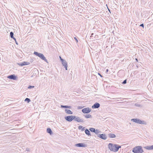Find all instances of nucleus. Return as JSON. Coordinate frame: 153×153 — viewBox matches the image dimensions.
<instances>
[{
	"instance_id": "29",
	"label": "nucleus",
	"mask_w": 153,
	"mask_h": 153,
	"mask_svg": "<svg viewBox=\"0 0 153 153\" xmlns=\"http://www.w3.org/2000/svg\"><path fill=\"white\" fill-rule=\"evenodd\" d=\"M85 127H83L82 128V129H81V131H84L85 130Z\"/></svg>"
},
{
	"instance_id": "10",
	"label": "nucleus",
	"mask_w": 153,
	"mask_h": 153,
	"mask_svg": "<svg viewBox=\"0 0 153 153\" xmlns=\"http://www.w3.org/2000/svg\"><path fill=\"white\" fill-rule=\"evenodd\" d=\"M100 106V104L98 102L95 103L92 106V108L93 109L97 108Z\"/></svg>"
},
{
	"instance_id": "22",
	"label": "nucleus",
	"mask_w": 153,
	"mask_h": 153,
	"mask_svg": "<svg viewBox=\"0 0 153 153\" xmlns=\"http://www.w3.org/2000/svg\"><path fill=\"white\" fill-rule=\"evenodd\" d=\"M29 63L28 62H23L21 64V65L23 66L24 65H28Z\"/></svg>"
},
{
	"instance_id": "26",
	"label": "nucleus",
	"mask_w": 153,
	"mask_h": 153,
	"mask_svg": "<svg viewBox=\"0 0 153 153\" xmlns=\"http://www.w3.org/2000/svg\"><path fill=\"white\" fill-rule=\"evenodd\" d=\"M127 83V79H125L124 80L123 82H122V84H125L126 83Z\"/></svg>"
},
{
	"instance_id": "20",
	"label": "nucleus",
	"mask_w": 153,
	"mask_h": 153,
	"mask_svg": "<svg viewBox=\"0 0 153 153\" xmlns=\"http://www.w3.org/2000/svg\"><path fill=\"white\" fill-rule=\"evenodd\" d=\"M10 35L11 38H13V39H14L15 41H16V39L14 37L13 35V32H11L10 33Z\"/></svg>"
},
{
	"instance_id": "27",
	"label": "nucleus",
	"mask_w": 153,
	"mask_h": 153,
	"mask_svg": "<svg viewBox=\"0 0 153 153\" xmlns=\"http://www.w3.org/2000/svg\"><path fill=\"white\" fill-rule=\"evenodd\" d=\"M83 127L82 126H78V129L79 130L81 129H82Z\"/></svg>"
},
{
	"instance_id": "16",
	"label": "nucleus",
	"mask_w": 153,
	"mask_h": 153,
	"mask_svg": "<svg viewBox=\"0 0 153 153\" xmlns=\"http://www.w3.org/2000/svg\"><path fill=\"white\" fill-rule=\"evenodd\" d=\"M108 137L110 138H114L116 137V135L114 134L110 133L108 134Z\"/></svg>"
},
{
	"instance_id": "33",
	"label": "nucleus",
	"mask_w": 153,
	"mask_h": 153,
	"mask_svg": "<svg viewBox=\"0 0 153 153\" xmlns=\"http://www.w3.org/2000/svg\"><path fill=\"white\" fill-rule=\"evenodd\" d=\"M140 26L142 27L143 28L144 27V25L143 24H142L140 25Z\"/></svg>"
},
{
	"instance_id": "25",
	"label": "nucleus",
	"mask_w": 153,
	"mask_h": 153,
	"mask_svg": "<svg viewBox=\"0 0 153 153\" xmlns=\"http://www.w3.org/2000/svg\"><path fill=\"white\" fill-rule=\"evenodd\" d=\"M34 87V86H32V85H29V86H28L27 88H28V89H31V88H33Z\"/></svg>"
},
{
	"instance_id": "7",
	"label": "nucleus",
	"mask_w": 153,
	"mask_h": 153,
	"mask_svg": "<svg viewBox=\"0 0 153 153\" xmlns=\"http://www.w3.org/2000/svg\"><path fill=\"white\" fill-rule=\"evenodd\" d=\"M75 118L74 120L80 123H83L84 122V121L83 119H81L80 118L77 116H75Z\"/></svg>"
},
{
	"instance_id": "8",
	"label": "nucleus",
	"mask_w": 153,
	"mask_h": 153,
	"mask_svg": "<svg viewBox=\"0 0 153 153\" xmlns=\"http://www.w3.org/2000/svg\"><path fill=\"white\" fill-rule=\"evenodd\" d=\"M7 78L10 79H13L14 80H16L17 79V77L14 74H11L8 76H7Z\"/></svg>"
},
{
	"instance_id": "12",
	"label": "nucleus",
	"mask_w": 153,
	"mask_h": 153,
	"mask_svg": "<svg viewBox=\"0 0 153 153\" xmlns=\"http://www.w3.org/2000/svg\"><path fill=\"white\" fill-rule=\"evenodd\" d=\"M61 61L63 66H64V67H67V64L66 61L62 59H61Z\"/></svg>"
},
{
	"instance_id": "23",
	"label": "nucleus",
	"mask_w": 153,
	"mask_h": 153,
	"mask_svg": "<svg viewBox=\"0 0 153 153\" xmlns=\"http://www.w3.org/2000/svg\"><path fill=\"white\" fill-rule=\"evenodd\" d=\"M25 101L27 102L28 103L30 101V100L29 98H26L25 100Z\"/></svg>"
},
{
	"instance_id": "35",
	"label": "nucleus",
	"mask_w": 153,
	"mask_h": 153,
	"mask_svg": "<svg viewBox=\"0 0 153 153\" xmlns=\"http://www.w3.org/2000/svg\"><path fill=\"white\" fill-rule=\"evenodd\" d=\"M26 151H29V149L28 148H26Z\"/></svg>"
},
{
	"instance_id": "1",
	"label": "nucleus",
	"mask_w": 153,
	"mask_h": 153,
	"mask_svg": "<svg viewBox=\"0 0 153 153\" xmlns=\"http://www.w3.org/2000/svg\"><path fill=\"white\" fill-rule=\"evenodd\" d=\"M108 148L111 151L114 152H117L120 148L121 146L118 145L116 144H113L111 143H109L108 145Z\"/></svg>"
},
{
	"instance_id": "14",
	"label": "nucleus",
	"mask_w": 153,
	"mask_h": 153,
	"mask_svg": "<svg viewBox=\"0 0 153 153\" xmlns=\"http://www.w3.org/2000/svg\"><path fill=\"white\" fill-rule=\"evenodd\" d=\"M90 131L87 129H86L85 130V134L88 135V136H91V133L90 132Z\"/></svg>"
},
{
	"instance_id": "21",
	"label": "nucleus",
	"mask_w": 153,
	"mask_h": 153,
	"mask_svg": "<svg viewBox=\"0 0 153 153\" xmlns=\"http://www.w3.org/2000/svg\"><path fill=\"white\" fill-rule=\"evenodd\" d=\"M95 129H96L95 128H89V130L91 132H94H94H95Z\"/></svg>"
},
{
	"instance_id": "17",
	"label": "nucleus",
	"mask_w": 153,
	"mask_h": 153,
	"mask_svg": "<svg viewBox=\"0 0 153 153\" xmlns=\"http://www.w3.org/2000/svg\"><path fill=\"white\" fill-rule=\"evenodd\" d=\"M47 133L51 135L53 134V132L51 129L50 128H47Z\"/></svg>"
},
{
	"instance_id": "34",
	"label": "nucleus",
	"mask_w": 153,
	"mask_h": 153,
	"mask_svg": "<svg viewBox=\"0 0 153 153\" xmlns=\"http://www.w3.org/2000/svg\"><path fill=\"white\" fill-rule=\"evenodd\" d=\"M108 69H107L106 71V73H108Z\"/></svg>"
},
{
	"instance_id": "30",
	"label": "nucleus",
	"mask_w": 153,
	"mask_h": 153,
	"mask_svg": "<svg viewBox=\"0 0 153 153\" xmlns=\"http://www.w3.org/2000/svg\"><path fill=\"white\" fill-rule=\"evenodd\" d=\"M98 74L101 77H102L103 76L101 74L99 73H98Z\"/></svg>"
},
{
	"instance_id": "36",
	"label": "nucleus",
	"mask_w": 153,
	"mask_h": 153,
	"mask_svg": "<svg viewBox=\"0 0 153 153\" xmlns=\"http://www.w3.org/2000/svg\"><path fill=\"white\" fill-rule=\"evenodd\" d=\"M66 70H68V68H65Z\"/></svg>"
},
{
	"instance_id": "28",
	"label": "nucleus",
	"mask_w": 153,
	"mask_h": 153,
	"mask_svg": "<svg viewBox=\"0 0 153 153\" xmlns=\"http://www.w3.org/2000/svg\"><path fill=\"white\" fill-rule=\"evenodd\" d=\"M135 105L136 106H138V107H140V104H139L137 103H135Z\"/></svg>"
},
{
	"instance_id": "5",
	"label": "nucleus",
	"mask_w": 153,
	"mask_h": 153,
	"mask_svg": "<svg viewBox=\"0 0 153 153\" xmlns=\"http://www.w3.org/2000/svg\"><path fill=\"white\" fill-rule=\"evenodd\" d=\"M75 116H68L65 117V119L68 122H70L73 120H74L75 118Z\"/></svg>"
},
{
	"instance_id": "31",
	"label": "nucleus",
	"mask_w": 153,
	"mask_h": 153,
	"mask_svg": "<svg viewBox=\"0 0 153 153\" xmlns=\"http://www.w3.org/2000/svg\"><path fill=\"white\" fill-rule=\"evenodd\" d=\"M67 108L71 109V106H69L67 105Z\"/></svg>"
},
{
	"instance_id": "37",
	"label": "nucleus",
	"mask_w": 153,
	"mask_h": 153,
	"mask_svg": "<svg viewBox=\"0 0 153 153\" xmlns=\"http://www.w3.org/2000/svg\"><path fill=\"white\" fill-rule=\"evenodd\" d=\"M59 58H60L61 60V59H62L61 58V57L60 56H59Z\"/></svg>"
},
{
	"instance_id": "32",
	"label": "nucleus",
	"mask_w": 153,
	"mask_h": 153,
	"mask_svg": "<svg viewBox=\"0 0 153 153\" xmlns=\"http://www.w3.org/2000/svg\"><path fill=\"white\" fill-rule=\"evenodd\" d=\"M74 39L76 40V42L77 43L78 42V40L75 37H74Z\"/></svg>"
},
{
	"instance_id": "15",
	"label": "nucleus",
	"mask_w": 153,
	"mask_h": 153,
	"mask_svg": "<svg viewBox=\"0 0 153 153\" xmlns=\"http://www.w3.org/2000/svg\"><path fill=\"white\" fill-rule=\"evenodd\" d=\"M65 111L67 114H73V112L69 109H65Z\"/></svg>"
},
{
	"instance_id": "38",
	"label": "nucleus",
	"mask_w": 153,
	"mask_h": 153,
	"mask_svg": "<svg viewBox=\"0 0 153 153\" xmlns=\"http://www.w3.org/2000/svg\"><path fill=\"white\" fill-rule=\"evenodd\" d=\"M41 68V69H40L41 71V70H42L41 69L43 68L41 67V68Z\"/></svg>"
},
{
	"instance_id": "3",
	"label": "nucleus",
	"mask_w": 153,
	"mask_h": 153,
	"mask_svg": "<svg viewBox=\"0 0 153 153\" xmlns=\"http://www.w3.org/2000/svg\"><path fill=\"white\" fill-rule=\"evenodd\" d=\"M131 121L134 122L136 123L140 124H146V123L143 120H141L138 118L132 119L131 120Z\"/></svg>"
},
{
	"instance_id": "24",
	"label": "nucleus",
	"mask_w": 153,
	"mask_h": 153,
	"mask_svg": "<svg viewBox=\"0 0 153 153\" xmlns=\"http://www.w3.org/2000/svg\"><path fill=\"white\" fill-rule=\"evenodd\" d=\"M61 107L62 108H67V105H61Z\"/></svg>"
},
{
	"instance_id": "18",
	"label": "nucleus",
	"mask_w": 153,
	"mask_h": 153,
	"mask_svg": "<svg viewBox=\"0 0 153 153\" xmlns=\"http://www.w3.org/2000/svg\"><path fill=\"white\" fill-rule=\"evenodd\" d=\"M144 148L148 150H153V149H152V148L151 146H145Z\"/></svg>"
},
{
	"instance_id": "13",
	"label": "nucleus",
	"mask_w": 153,
	"mask_h": 153,
	"mask_svg": "<svg viewBox=\"0 0 153 153\" xmlns=\"http://www.w3.org/2000/svg\"><path fill=\"white\" fill-rule=\"evenodd\" d=\"M83 116L86 118H91L92 119V117L91 115L89 114H84Z\"/></svg>"
},
{
	"instance_id": "2",
	"label": "nucleus",
	"mask_w": 153,
	"mask_h": 153,
	"mask_svg": "<svg viewBox=\"0 0 153 153\" xmlns=\"http://www.w3.org/2000/svg\"><path fill=\"white\" fill-rule=\"evenodd\" d=\"M132 152L134 153H142L143 152V150L142 146H137L133 148Z\"/></svg>"
},
{
	"instance_id": "11",
	"label": "nucleus",
	"mask_w": 153,
	"mask_h": 153,
	"mask_svg": "<svg viewBox=\"0 0 153 153\" xmlns=\"http://www.w3.org/2000/svg\"><path fill=\"white\" fill-rule=\"evenodd\" d=\"M75 146L78 147H85L87 146L86 144L84 143H78L75 144Z\"/></svg>"
},
{
	"instance_id": "9",
	"label": "nucleus",
	"mask_w": 153,
	"mask_h": 153,
	"mask_svg": "<svg viewBox=\"0 0 153 153\" xmlns=\"http://www.w3.org/2000/svg\"><path fill=\"white\" fill-rule=\"evenodd\" d=\"M97 137L100 138L104 140H105L107 139V136L105 134H98Z\"/></svg>"
},
{
	"instance_id": "4",
	"label": "nucleus",
	"mask_w": 153,
	"mask_h": 153,
	"mask_svg": "<svg viewBox=\"0 0 153 153\" xmlns=\"http://www.w3.org/2000/svg\"><path fill=\"white\" fill-rule=\"evenodd\" d=\"M34 54L40 57L42 59L45 60L46 62H47V59L43 54L38 53L36 52H34Z\"/></svg>"
},
{
	"instance_id": "39",
	"label": "nucleus",
	"mask_w": 153,
	"mask_h": 153,
	"mask_svg": "<svg viewBox=\"0 0 153 153\" xmlns=\"http://www.w3.org/2000/svg\"><path fill=\"white\" fill-rule=\"evenodd\" d=\"M136 60L137 61H138V60H137V59H136Z\"/></svg>"
},
{
	"instance_id": "19",
	"label": "nucleus",
	"mask_w": 153,
	"mask_h": 153,
	"mask_svg": "<svg viewBox=\"0 0 153 153\" xmlns=\"http://www.w3.org/2000/svg\"><path fill=\"white\" fill-rule=\"evenodd\" d=\"M101 131L99 130L98 129H96L95 130L94 133L97 134H98L99 133H101Z\"/></svg>"
},
{
	"instance_id": "6",
	"label": "nucleus",
	"mask_w": 153,
	"mask_h": 153,
	"mask_svg": "<svg viewBox=\"0 0 153 153\" xmlns=\"http://www.w3.org/2000/svg\"><path fill=\"white\" fill-rule=\"evenodd\" d=\"M91 111V109L89 107L84 108L82 110V111L84 114H88Z\"/></svg>"
}]
</instances>
